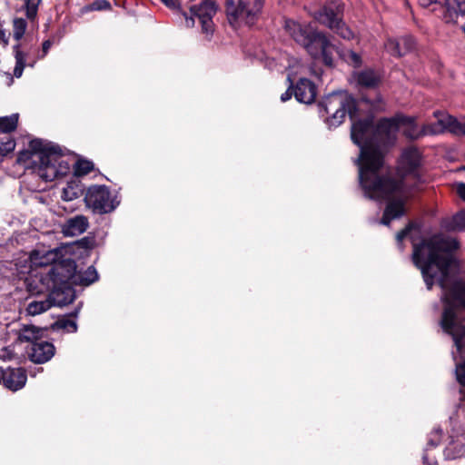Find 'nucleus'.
<instances>
[{
	"label": "nucleus",
	"instance_id": "f257e3e1",
	"mask_svg": "<svg viewBox=\"0 0 465 465\" xmlns=\"http://www.w3.org/2000/svg\"><path fill=\"white\" fill-rule=\"evenodd\" d=\"M320 105L328 115L327 122L330 126L340 125L347 114L352 121L351 136L361 151L356 163L359 166V181L362 190L374 198L391 192L398 196L402 195V189L391 183H384L382 180L384 154L396 142L401 128L403 129L406 137L417 140L430 135L429 133H425V124L419 129L414 117L403 114L383 118L377 124H373L371 116L357 120L358 104L352 96L343 91L328 94Z\"/></svg>",
	"mask_w": 465,
	"mask_h": 465
},
{
	"label": "nucleus",
	"instance_id": "f03ea898",
	"mask_svg": "<svg viewBox=\"0 0 465 465\" xmlns=\"http://www.w3.org/2000/svg\"><path fill=\"white\" fill-rule=\"evenodd\" d=\"M284 29L297 44L304 47L313 59H322L328 66L333 64L334 52L343 61L354 67H358L361 64V58L357 53L351 50L336 49L327 35L314 29L311 24L302 25L293 20H286Z\"/></svg>",
	"mask_w": 465,
	"mask_h": 465
},
{
	"label": "nucleus",
	"instance_id": "7ed1b4c3",
	"mask_svg": "<svg viewBox=\"0 0 465 465\" xmlns=\"http://www.w3.org/2000/svg\"><path fill=\"white\" fill-rule=\"evenodd\" d=\"M421 164V154L417 148L410 147L403 151L401 154V159L400 163V168L401 172L404 173V178L401 182H397L389 174V171L386 165H383L382 172V180H384V183H391L398 188L402 189V195H396V193H388L386 195H382L381 197H371L366 193H364L365 196L372 199V200H387L388 204L385 208L382 219L381 223L383 225H389L391 220L401 217L404 213V203L407 198L410 195V189L407 187V183L409 180H418L417 176V169ZM363 192H365L363 190Z\"/></svg>",
	"mask_w": 465,
	"mask_h": 465
},
{
	"label": "nucleus",
	"instance_id": "20e7f679",
	"mask_svg": "<svg viewBox=\"0 0 465 465\" xmlns=\"http://www.w3.org/2000/svg\"><path fill=\"white\" fill-rule=\"evenodd\" d=\"M17 162L32 167L46 182L64 176L70 170L69 163L63 159L61 148L41 139L30 141L28 148L19 153Z\"/></svg>",
	"mask_w": 465,
	"mask_h": 465
},
{
	"label": "nucleus",
	"instance_id": "39448f33",
	"mask_svg": "<svg viewBox=\"0 0 465 465\" xmlns=\"http://www.w3.org/2000/svg\"><path fill=\"white\" fill-rule=\"evenodd\" d=\"M190 15L183 10L181 15L185 21V26L192 28L195 25L197 18L202 25L203 33L212 35L213 32V17L215 15L217 7L213 0H190L188 3Z\"/></svg>",
	"mask_w": 465,
	"mask_h": 465
},
{
	"label": "nucleus",
	"instance_id": "423d86ee",
	"mask_svg": "<svg viewBox=\"0 0 465 465\" xmlns=\"http://www.w3.org/2000/svg\"><path fill=\"white\" fill-rule=\"evenodd\" d=\"M342 5L340 1H331L312 14L313 18L322 25L327 26L344 39L353 37L352 31L341 19Z\"/></svg>",
	"mask_w": 465,
	"mask_h": 465
},
{
	"label": "nucleus",
	"instance_id": "0eeeda50",
	"mask_svg": "<svg viewBox=\"0 0 465 465\" xmlns=\"http://www.w3.org/2000/svg\"><path fill=\"white\" fill-rule=\"evenodd\" d=\"M262 5L263 0H254L252 3L239 0L237 5L232 0H227L226 13L228 20L232 25L238 24L253 25Z\"/></svg>",
	"mask_w": 465,
	"mask_h": 465
},
{
	"label": "nucleus",
	"instance_id": "6e6552de",
	"mask_svg": "<svg viewBox=\"0 0 465 465\" xmlns=\"http://www.w3.org/2000/svg\"><path fill=\"white\" fill-rule=\"evenodd\" d=\"M451 431L444 449L447 460H455L465 454V410L459 411L457 417H450Z\"/></svg>",
	"mask_w": 465,
	"mask_h": 465
},
{
	"label": "nucleus",
	"instance_id": "1a4fd4ad",
	"mask_svg": "<svg viewBox=\"0 0 465 465\" xmlns=\"http://www.w3.org/2000/svg\"><path fill=\"white\" fill-rule=\"evenodd\" d=\"M76 277V264L72 259H62L55 262L49 269L46 275L43 278L44 283L47 286L58 285H75Z\"/></svg>",
	"mask_w": 465,
	"mask_h": 465
},
{
	"label": "nucleus",
	"instance_id": "9d476101",
	"mask_svg": "<svg viewBox=\"0 0 465 465\" xmlns=\"http://www.w3.org/2000/svg\"><path fill=\"white\" fill-rule=\"evenodd\" d=\"M84 201L89 208L98 213H111L119 204L104 185L91 186L86 192Z\"/></svg>",
	"mask_w": 465,
	"mask_h": 465
},
{
	"label": "nucleus",
	"instance_id": "9b49d317",
	"mask_svg": "<svg viewBox=\"0 0 465 465\" xmlns=\"http://www.w3.org/2000/svg\"><path fill=\"white\" fill-rule=\"evenodd\" d=\"M433 115L436 118V123L426 124L425 133H429L430 135H436L449 131L454 134H465V123H460L441 111H435Z\"/></svg>",
	"mask_w": 465,
	"mask_h": 465
},
{
	"label": "nucleus",
	"instance_id": "f8f14e48",
	"mask_svg": "<svg viewBox=\"0 0 465 465\" xmlns=\"http://www.w3.org/2000/svg\"><path fill=\"white\" fill-rule=\"evenodd\" d=\"M46 287L50 291L48 296L52 302V306L62 307L67 305L75 298L73 285L50 286V284L47 283Z\"/></svg>",
	"mask_w": 465,
	"mask_h": 465
},
{
	"label": "nucleus",
	"instance_id": "ddd939ff",
	"mask_svg": "<svg viewBox=\"0 0 465 465\" xmlns=\"http://www.w3.org/2000/svg\"><path fill=\"white\" fill-rule=\"evenodd\" d=\"M54 355V347L48 341H39L31 344L28 356L33 362L45 363Z\"/></svg>",
	"mask_w": 465,
	"mask_h": 465
},
{
	"label": "nucleus",
	"instance_id": "4468645a",
	"mask_svg": "<svg viewBox=\"0 0 465 465\" xmlns=\"http://www.w3.org/2000/svg\"><path fill=\"white\" fill-rule=\"evenodd\" d=\"M60 252L57 249H37L31 252L29 260L32 265L35 267H43L47 265H53L58 262Z\"/></svg>",
	"mask_w": 465,
	"mask_h": 465
},
{
	"label": "nucleus",
	"instance_id": "2eb2a0df",
	"mask_svg": "<svg viewBox=\"0 0 465 465\" xmlns=\"http://www.w3.org/2000/svg\"><path fill=\"white\" fill-rule=\"evenodd\" d=\"M415 41L411 36H403L399 39L389 38L384 44L386 51L394 56H402L411 51Z\"/></svg>",
	"mask_w": 465,
	"mask_h": 465
},
{
	"label": "nucleus",
	"instance_id": "dca6fc26",
	"mask_svg": "<svg viewBox=\"0 0 465 465\" xmlns=\"http://www.w3.org/2000/svg\"><path fill=\"white\" fill-rule=\"evenodd\" d=\"M89 223L85 216L75 215L67 219L62 225V232L64 236L74 237L84 233L88 228Z\"/></svg>",
	"mask_w": 465,
	"mask_h": 465
},
{
	"label": "nucleus",
	"instance_id": "f3484780",
	"mask_svg": "<svg viewBox=\"0 0 465 465\" xmlns=\"http://www.w3.org/2000/svg\"><path fill=\"white\" fill-rule=\"evenodd\" d=\"M294 96L300 103L312 104L316 97L314 84L308 79H301L295 86Z\"/></svg>",
	"mask_w": 465,
	"mask_h": 465
},
{
	"label": "nucleus",
	"instance_id": "a211bd4d",
	"mask_svg": "<svg viewBox=\"0 0 465 465\" xmlns=\"http://www.w3.org/2000/svg\"><path fill=\"white\" fill-rule=\"evenodd\" d=\"M3 380L6 388L16 391L25 385L27 377L25 370L15 368L7 369L3 375Z\"/></svg>",
	"mask_w": 465,
	"mask_h": 465
},
{
	"label": "nucleus",
	"instance_id": "6ab92c4d",
	"mask_svg": "<svg viewBox=\"0 0 465 465\" xmlns=\"http://www.w3.org/2000/svg\"><path fill=\"white\" fill-rule=\"evenodd\" d=\"M15 66L14 68V75L17 78L21 77L26 64L28 47L23 44H17L14 46Z\"/></svg>",
	"mask_w": 465,
	"mask_h": 465
},
{
	"label": "nucleus",
	"instance_id": "aec40b11",
	"mask_svg": "<svg viewBox=\"0 0 465 465\" xmlns=\"http://www.w3.org/2000/svg\"><path fill=\"white\" fill-rule=\"evenodd\" d=\"M354 77L360 85L369 88L377 86L381 80L380 74L371 69L359 72Z\"/></svg>",
	"mask_w": 465,
	"mask_h": 465
},
{
	"label": "nucleus",
	"instance_id": "412c9836",
	"mask_svg": "<svg viewBox=\"0 0 465 465\" xmlns=\"http://www.w3.org/2000/svg\"><path fill=\"white\" fill-rule=\"evenodd\" d=\"M459 14L465 15V0H446L444 20L451 22Z\"/></svg>",
	"mask_w": 465,
	"mask_h": 465
},
{
	"label": "nucleus",
	"instance_id": "4be33fe9",
	"mask_svg": "<svg viewBox=\"0 0 465 465\" xmlns=\"http://www.w3.org/2000/svg\"><path fill=\"white\" fill-rule=\"evenodd\" d=\"M43 330L35 326L25 325L19 331L18 339L21 341H28L33 344L37 342L36 341L41 338Z\"/></svg>",
	"mask_w": 465,
	"mask_h": 465
},
{
	"label": "nucleus",
	"instance_id": "5701e85b",
	"mask_svg": "<svg viewBox=\"0 0 465 465\" xmlns=\"http://www.w3.org/2000/svg\"><path fill=\"white\" fill-rule=\"evenodd\" d=\"M52 307L49 296L45 300L32 301L28 303L26 312L29 315L35 316L43 313Z\"/></svg>",
	"mask_w": 465,
	"mask_h": 465
},
{
	"label": "nucleus",
	"instance_id": "b1692460",
	"mask_svg": "<svg viewBox=\"0 0 465 465\" xmlns=\"http://www.w3.org/2000/svg\"><path fill=\"white\" fill-rule=\"evenodd\" d=\"M19 120L18 114H12L8 116L0 117V133L8 134L15 131L17 127Z\"/></svg>",
	"mask_w": 465,
	"mask_h": 465
},
{
	"label": "nucleus",
	"instance_id": "393cba45",
	"mask_svg": "<svg viewBox=\"0 0 465 465\" xmlns=\"http://www.w3.org/2000/svg\"><path fill=\"white\" fill-rule=\"evenodd\" d=\"M75 285L88 286L98 280V273L94 266H89L84 272L76 274Z\"/></svg>",
	"mask_w": 465,
	"mask_h": 465
},
{
	"label": "nucleus",
	"instance_id": "a878e982",
	"mask_svg": "<svg viewBox=\"0 0 465 465\" xmlns=\"http://www.w3.org/2000/svg\"><path fill=\"white\" fill-rule=\"evenodd\" d=\"M82 193L83 189L81 186L78 183L73 182L67 183V185L63 189L61 197L63 200L69 202L78 198Z\"/></svg>",
	"mask_w": 465,
	"mask_h": 465
},
{
	"label": "nucleus",
	"instance_id": "bb28decb",
	"mask_svg": "<svg viewBox=\"0 0 465 465\" xmlns=\"http://www.w3.org/2000/svg\"><path fill=\"white\" fill-rule=\"evenodd\" d=\"M450 231H461L465 229V210L456 213L445 225Z\"/></svg>",
	"mask_w": 465,
	"mask_h": 465
},
{
	"label": "nucleus",
	"instance_id": "cd10ccee",
	"mask_svg": "<svg viewBox=\"0 0 465 465\" xmlns=\"http://www.w3.org/2000/svg\"><path fill=\"white\" fill-rule=\"evenodd\" d=\"M15 142L11 134L0 133V155H6L14 151Z\"/></svg>",
	"mask_w": 465,
	"mask_h": 465
},
{
	"label": "nucleus",
	"instance_id": "c85d7f7f",
	"mask_svg": "<svg viewBox=\"0 0 465 465\" xmlns=\"http://www.w3.org/2000/svg\"><path fill=\"white\" fill-rule=\"evenodd\" d=\"M27 27V22L23 18H15L13 22V36L19 41L24 36Z\"/></svg>",
	"mask_w": 465,
	"mask_h": 465
},
{
	"label": "nucleus",
	"instance_id": "c756f323",
	"mask_svg": "<svg viewBox=\"0 0 465 465\" xmlns=\"http://www.w3.org/2000/svg\"><path fill=\"white\" fill-rule=\"evenodd\" d=\"M53 328L64 330L67 332H74L77 330V324L74 321L70 319H60L53 325Z\"/></svg>",
	"mask_w": 465,
	"mask_h": 465
},
{
	"label": "nucleus",
	"instance_id": "7c9ffc66",
	"mask_svg": "<svg viewBox=\"0 0 465 465\" xmlns=\"http://www.w3.org/2000/svg\"><path fill=\"white\" fill-rule=\"evenodd\" d=\"M94 169L92 162L87 160H79L74 166V173L78 176L88 174Z\"/></svg>",
	"mask_w": 465,
	"mask_h": 465
},
{
	"label": "nucleus",
	"instance_id": "2f4dec72",
	"mask_svg": "<svg viewBox=\"0 0 465 465\" xmlns=\"http://www.w3.org/2000/svg\"><path fill=\"white\" fill-rule=\"evenodd\" d=\"M419 4L422 7H430L432 6V11L444 10L446 12V3L442 5L440 2L436 0H418Z\"/></svg>",
	"mask_w": 465,
	"mask_h": 465
},
{
	"label": "nucleus",
	"instance_id": "473e14b6",
	"mask_svg": "<svg viewBox=\"0 0 465 465\" xmlns=\"http://www.w3.org/2000/svg\"><path fill=\"white\" fill-rule=\"evenodd\" d=\"M41 0H25L26 15L33 19L36 15L37 7Z\"/></svg>",
	"mask_w": 465,
	"mask_h": 465
},
{
	"label": "nucleus",
	"instance_id": "72a5a7b5",
	"mask_svg": "<svg viewBox=\"0 0 465 465\" xmlns=\"http://www.w3.org/2000/svg\"><path fill=\"white\" fill-rule=\"evenodd\" d=\"M441 432L440 429L432 430L428 440V445L431 447L437 446L441 437Z\"/></svg>",
	"mask_w": 465,
	"mask_h": 465
},
{
	"label": "nucleus",
	"instance_id": "f704fd0d",
	"mask_svg": "<svg viewBox=\"0 0 465 465\" xmlns=\"http://www.w3.org/2000/svg\"><path fill=\"white\" fill-rule=\"evenodd\" d=\"M111 7V5L106 0H96L91 5L92 10H106Z\"/></svg>",
	"mask_w": 465,
	"mask_h": 465
},
{
	"label": "nucleus",
	"instance_id": "c9c22d12",
	"mask_svg": "<svg viewBox=\"0 0 465 465\" xmlns=\"http://www.w3.org/2000/svg\"><path fill=\"white\" fill-rule=\"evenodd\" d=\"M168 8L172 10H177L181 13V5L178 0H160Z\"/></svg>",
	"mask_w": 465,
	"mask_h": 465
},
{
	"label": "nucleus",
	"instance_id": "e433bc0d",
	"mask_svg": "<svg viewBox=\"0 0 465 465\" xmlns=\"http://www.w3.org/2000/svg\"><path fill=\"white\" fill-rule=\"evenodd\" d=\"M410 229V226H407L397 233L396 240L399 244H401V241L408 235Z\"/></svg>",
	"mask_w": 465,
	"mask_h": 465
},
{
	"label": "nucleus",
	"instance_id": "4c0bfd02",
	"mask_svg": "<svg viewBox=\"0 0 465 465\" xmlns=\"http://www.w3.org/2000/svg\"><path fill=\"white\" fill-rule=\"evenodd\" d=\"M456 191L458 195L465 201V183H460L457 184Z\"/></svg>",
	"mask_w": 465,
	"mask_h": 465
},
{
	"label": "nucleus",
	"instance_id": "58836bf2",
	"mask_svg": "<svg viewBox=\"0 0 465 465\" xmlns=\"http://www.w3.org/2000/svg\"><path fill=\"white\" fill-rule=\"evenodd\" d=\"M422 460L424 465H436L437 463L434 458H429L427 453L423 455Z\"/></svg>",
	"mask_w": 465,
	"mask_h": 465
},
{
	"label": "nucleus",
	"instance_id": "ea45409f",
	"mask_svg": "<svg viewBox=\"0 0 465 465\" xmlns=\"http://www.w3.org/2000/svg\"><path fill=\"white\" fill-rule=\"evenodd\" d=\"M52 46V42L50 40H46L43 43V54L42 56H45L47 52L49 51L50 47Z\"/></svg>",
	"mask_w": 465,
	"mask_h": 465
},
{
	"label": "nucleus",
	"instance_id": "a19ab883",
	"mask_svg": "<svg viewBox=\"0 0 465 465\" xmlns=\"http://www.w3.org/2000/svg\"><path fill=\"white\" fill-rule=\"evenodd\" d=\"M292 97V93L287 90L281 95L282 102H286Z\"/></svg>",
	"mask_w": 465,
	"mask_h": 465
},
{
	"label": "nucleus",
	"instance_id": "79ce46f5",
	"mask_svg": "<svg viewBox=\"0 0 465 465\" xmlns=\"http://www.w3.org/2000/svg\"><path fill=\"white\" fill-rule=\"evenodd\" d=\"M0 356L3 358H11V351L8 348H4Z\"/></svg>",
	"mask_w": 465,
	"mask_h": 465
},
{
	"label": "nucleus",
	"instance_id": "37998d69",
	"mask_svg": "<svg viewBox=\"0 0 465 465\" xmlns=\"http://www.w3.org/2000/svg\"><path fill=\"white\" fill-rule=\"evenodd\" d=\"M401 49H404V48H405V45L401 44Z\"/></svg>",
	"mask_w": 465,
	"mask_h": 465
}]
</instances>
